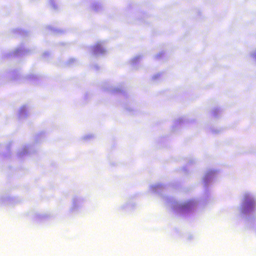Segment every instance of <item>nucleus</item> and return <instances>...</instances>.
Instances as JSON below:
<instances>
[{
    "label": "nucleus",
    "mask_w": 256,
    "mask_h": 256,
    "mask_svg": "<svg viewBox=\"0 0 256 256\" xmlns=\"http://www.w3.org/2000/svg\"><path fill=\"white\" fill-rule=\"evenodd\" d=\"M93 52L94 54H98L103 53L104 50L100 44H97L94 46Z\"/></svg>",
    "instance_id": "nucleus-2"
},
{
    "label": "nucleus",
    "mask_w": 256,
    "mask_h": 256,
    "mask_svg": "<svg viewBox=\"0 0 256 256\" xmlns=\"http://www.w3.org/2000/svg\"><path fill=\"white\" fill-rule=\"evenodd\" d=\"M254 205V202L248 196L244 197V206L246 208H252Z\"/></svg>",
    "instance_id": "nucleus-1"
}]
</instances>
